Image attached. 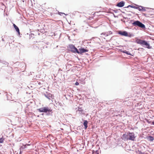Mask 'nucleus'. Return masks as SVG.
Returning <instances> with one entry per match:
<instances>
[{"label": "nucleus", "instance_id": "f257e3e1", "mask_svg": "<svg viewBox=\"0 0 154 154\" xmlns=\"http://www.w3.org/2000/svg\"><path fill=\"white\" fill-rule=\"evenodd\" d=\"M123 137L126 140H130L134 141L135 138V134L133 132H128L127 134H124Z\"/></svg>", "mask_w": 154, "mask_h": 154}, {"label": "nucleus", "instance_id": "f03ea898", "mask_svg": "<svg viewBox=\"0 0 154 154\" xmlns=\"http://www.w3.org/2000/svg\"><path fill=\"white\" fill-rule=\"evenodd\" d=\"M132 24L135 26H138L142 28H145V26L144 24L141 23L139 21L137 20L134 22Z\"/></svg>", "mask_w": 154, "mask_h": 154}, {"label": "nucleus", "instance_id": "7ed1b4c3", "mask_svg": "<svg viewBox=\"0 0 154 154\" xmlns=\"http://www.w3.org/2000/svg\"><path fill=\"white\" fill-rule=\"evenodd\" d=\"M38 110L40 112H51V110L48 107H44L43 108H40Z\"/></svg>", "mask_w": 154, "mask_h": 154}, {"label": "nucleus", "instance_id": "20e7f679", "mask_svg": "<svg viewBox=\"0 0 154 154\" xmlns=\"http://www.w3.org/2000/svg\"><path fill=\"white\" fill-rule=\"evenodd\" d=\"M69 50L74 53H77L78 49L75 46L73 45H70L69 46Z\"/></svg>", "mask_w": 154, "mask_h": 154}, {"label": "nucleus", "instance_id": "39448f33", "mask_svg": "<svg viewBox=\"0 0 154 154\" xmlns=\"http://www.w3.org/2000/svg\"><path fill=\"white\" fill-rule=\"evenodd\" d=\"M119 34L122 36H129L130 37V36L129 35L128 33L125 31H119L118 32Z\"/></svg>", "mask_w": 154, "mask_h": 154}, {"label": "nucleus", "instance_id": "423d86ee", "mask_svg": "<svg viewBox=\"0 0 154 154\" xmlns=\"http://www.w3.org/2000/svg\"><path fill=\"white\" fill-rule=\"evenodd\" d=\"M88 50L85 49L83 48H81L79 49V51L78 50V52L77 51V53L79 54H82L84 53L88 52Z\"/></svg>", "mask_w": 154, "mask_h": 154}, {"label": "nucleus", "instance_id": "0eeeda50", "mask_svg": "<svg viewBox=\"0 0 154 154\" xmlns=\"http://www.w3.org/2000/svg\"><path fill=\"white\" fill-rule=\"evenodd\" d=\"M142 45L145 46V47H146L149 49H150L151 48V47H150L149 44H148L146 41L144 40L143 42V43Z\"/></svg>", "mask_w": 154, "mask_h": 154}, {"label": "nucleus", "instance_id": "6e6552de", "mask_svg": "<svg viewBox=\"0 0 154 154\" xmlns=\"http://www.w3.org/2000/svg\"><path fill=\"white\" fill-rule=\"evenodd\" d=\"M134 8L138 9L139 11H146V8H145L142 7L141 6H139L138 8H136L135 7H133Z\"/></svg>", "mask_w": 154, "mask_h": 154}, {"label": "nucleus", "instance_id": "1a4fd4ad", "mask_svg": "<svg viewBox=\"0 0 154 154\" xmlns=\"http://www.w3.org/2000/svg\"><path fill=\"white\" fill-rule=\"evenodd\" d=\"M124 2L122 1L118 3L117 5V6L118 7H123L124 6Z\"/></svg>", "mask_w": 154, "mask_h": 154}, {"label": "nucleus", "instance_id": "9d476101", "mask_svg": "<svg viewBox=\"0 0 154 154\" xmlns=\"http://www.w3.org/2000/svg\"><path fill=\"white\" fill-rule=\"evenodd\" d=\"M143 41L144 40H142L140 39H137L136 40V41L137 43L142 45Z\"/></svg>", "mask_w": 154, "mask_h": 154}, {"label": "nucleus", "instance_id": "9b49d317", "mask_svg": "<svg viewBox=\"0 0 154 154\" xmlns=\"http://www.w3.org/2000/svg\"><path fill=\"white\" fill-rule=\"evenodd\" d=\"M13 26L16 31L18 33L19 35H20V30L19 28L14 24H13Z\"/></svg>", "mask_w": 154, "mask_h": 154}, {"label": "nucleus", "instance_id": "f8f14e48", "mask_svg": "<svg viewBox=\"0 0 154 154\" xmlns=\"http://www.w3.org/2000/svg\"><path fill=\"white\" fill-rule=\"evenodd\" d=\"M88 122L87 120H85L83 123V125L85 126V128L86 129L88 127Z\"/></svg>", "mask_w": 154, "mask_h": 154}, {"label": "nucleus", "instance_id": "ddd939ff", "mask_svg": "<svg viewBox=\"0 0 154 154\" xmlns=\"http://www.w3.org/2000/svg\"><path fill=\"white\" fill-rule=\"evenodd\" d=\"M147 138L150 141H152L154 140V138L152 136H149L147 137Z\"/></svg>", "mask_w": 154, "mask_h": 154}, {"label": "nucleus", "instance_id": "4468645a", "mask_svg": "<svg viewBox=\"0 0 154 154\" xmlns=\"http://www.w3.org/2000/svg\"><path fill=\"white\" fill-rule=\"evenodd\" d=\"M123 52L124 53H125L128 55H132L130 53V52L129 51H127L126 50L124 51H123Z\"/></svg>", "mask_w": 154, "mask_h": 154}, {"label": "nucleus", "instance_id": "2eb2a0df", "mask_svg": "<svg viewBox=\"0 0 154 154\" xmlns=\"http://www.w3.org/2000/svg\"><path fill=\"white\" fill-rule=\"evenodd\" d=\"M30 145V144H25V145L23 146H22L21 147V148L23 149H25V148H26V146H29Z\"/></svg>", "mask_w": 154, "mask_h": 154}, {"label": "nucleus", "instance_id": "dca6fc26", "mask_svg": "<svg viewBox=\"0 0 154 154\" xmlns=\"http://www.w3.org/2000/svg\"><path fill=\"white\" fill-rule=\"evenodd\" d=\"M4 139L3 138H0V143H2L4 141Z\"/></svg>", "mask_w": 154, "mask_h": 154}, {"label": "nucleus", "instance_id": "f3484780", "mask_svg": "<svg viewBox=\"0 0 154 154\" xmlns=\"http://www.w3.org/2000/svg\"><path fill=\"white\" fill-rule=\"evenodd\" d=\"M78 111L81 112L82 111V110L81 108L78 107Z\"/></svg>", "mask_w": 154, "mask_h": 154}, {"label": "nucleus", "instance_id": "a211bd4d", "mask_svg": "<svg viewBox=\"0 0 154 154\" xmlns=\"http://www.w3.org/2000/svg\"><path fill=\"white\" fill-rule=\"evenodd\" d=\"M75 85H79V83L78 82H76L75 83Z\"/></svg>", "mask_w": 154, "mask_h": 154}, {"label": "nucleus", "instance_id": "6ab92c4d", "mask_svg": "<svg viewBox=\"0 0 154 154\" xmlns=\"http://www.w3.org/2000/svg\"><path fill=\"white\" fill-rule=\"evenodd\" d=\"M93 154H99L97 152H95L93 153Z\"/></svg>", "mask_w": 154, "mask_h": 154}, {"label": "nucleus", "instance_id": "aec40b11", "mask_svg": "<svg viewBox=\"0 0 154 154\" xmlns=\"http://www.w3.org/2000/svg\"><path fill=\"white\" fill-rule=\"evenodd\" d=\"M143 15L144 16H147V14H143Z\"/></svg>", "mask_w": 154, "mask_h": 154}, {"label": "nucleus", "instance_id": "412c9836", "mask_svg": "<svg viewBox=\"0 0 154 154\" xmlns=\"http://www.w3.org/2000/svg\"><path fill=\"white\" fill-rule=\"evenodd\" d=\"M152 123L153 125H154V122H152Z\"/></svg>", "mask_w": 154, "mask_h": 154}, {"label": "nucleus", "instance_id": "4be33fe9", "mask_svg": "<svg viewBox=\"0 0 154 154\" xmlns=\"http://www.w3.org/2000/svg\"><path fill=\"white\" fill-rule=\"evenodd\" d=\"M45 97H47L48 98L47 96H46L45 95Z\"/></svg>", "mask_w": 154, "mask_h": 154}]
</instances>
